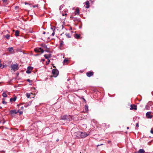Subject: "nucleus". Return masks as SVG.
Instances as JSON below:
<instances>
[{
    "label": "nucleus",
    "mask_w": 153,
    "mask_h": 153,
    "mask_svg": "<svg viewBox=\"0 0 153 153\" xmlns=\"http://www.w3.org/2000/svg\"><path fill=\"white\" fill-rule=\"evenodd\" d=\"M40 46H41L42 47L45 49L47 48V45H45V44L42 43Z\"/></svg>",
    "instance_id": "dca6fc26"
},
{
    "label": "nucleus",
    "mask_w": 153,
    "mask_h": 153,
    "mask_svg": "<svg viewBox=\"0 0 153 153\" xmlns=\"http://www.w3.org/2000/svg\"><path fill=\"white\" fill-rule=\"evenodd\" d=\"M74 36L76 39H79L80 38V35L77 33H75L74 34Z\"/></svg>",
    "instance_id": "2eb2a0df"
},
{
    "label": "nucleus",
    "mask_w": 153,
    "mask_h": 153,
    "mask_svg": "<svg viewBox=\"0 0 153 153\" xmlns=\"http://www.w3.org/2000/svg\"><path fill=\"white\" fill-rule=\"evenodd\" d=\"M82 99L83 100V101L85 102V103H86V100H85L83 98V97H82Z\"/></svg>",
    "instance_id": "58836bf2"
},
{
    "label": "nucleus",
    "mask_w": 153,
    "mask_h": 153,
    "mask_svg": "<svg viewBox=\"0 0 153 153\" xmlns=\"http://www.w3.org/2000/svg\"><path fill=\"white\" fill-rule=\"evenodd\" d=\"M44 56L45 59H49L48 56L47 54H45L44 55Z\"/></svg>",
    "instance_id": "c85d7f7f"
},
{
    "label": "nucleus",
    "mask_w": 153,
    "mask_h": 153,
    "mask_svg": "<svg viewBox=\"0 0 153 153\" xmlns=\"http://www.w3.org/2000/svg\"><path fill=\"white\" fill-rule=\"evenodd\" d=\"M74 13L75 15H76L77 14H79V10L78 7H77L76 8Z\"/></svg>",
    "instance_id": "4468645a"
},
{
    "label": "nucleus",
    "mask_w": 153,
    "mask_h": 153,
    "mask_svg": "<svg viewBox=\"0 0 153 153\" xmlns=\"http://www.w3.org/2000/svg\"><path fill=\"white\" fill-rule=\"evenodd\" d=\"M74 134L78 138H83L88 136L89 134L85 132H82L79 131L77 132H75Z\"/></svg>",
    "instance_id": "f257e3e1"
},
{
    "label": "nucleus",
    "mask_w": 153,
    "mask_h": 153,
    "mask_svg": "<svg viewBox=\"0 0 153 153\" xmlns=\"http://www.w3.org/2000/svg\"><path fill=\"white\" fill-rule=\"evenodd\" d=\"M136 127H138L139 126L138 123H137L136 124Z\"/></svg>",
    "instance_id": "c03bdc74"
},
{
    "label": "nucleus",
    "mask_w": 153,
    "mask_h": 153,
    "mask_svg": "<svg viewBox=\"0 0 153 153\" xmlns=\"http://www.w3.org/2000/svg\"><path fill=\"white\" fill-rule=\"evenodd\" d=\"M19 31L18 30H16L15 31V35L17 37L19 36Z\"/></svg>",
    "instance_id": "f3484780"
},
{
    "label": "nucleus",
    "mask_w": 153,
    "mask_h": 153,
    "mask_svg": "<svg viewBox=\"0 0 153 153\" xmlns=\"http://www.w3.org/2000/svg\"><path fill=\"white\" fill-rule=\"evenodd\" d=\"M40 55H41V54H37L34 55V56H38Z\"/></svg>",
    "instance_id": "37998d69"
},
{
    "label": "nucleus",
    "mask_w": 153,
    "mask_h": 153,
    "mask_svg": "<svg viewBox=\"0 0 153 153\" xmlns=\"http://www.w3.org/2000/svg\"><path fill=\"white\" fill-rule=\"evenodd\" d=\"M45 33H46V32H45V31H43V34H45Z\"/></svg>",
    "instance_id": "bf43d9fd"
},
{
    "label": "nucleus",
    "mask_w": 153,
    "mask_h": 153,
    "mask_svg": "<svg viewBox=\"0 0 153 153\" xmlns=\"http://www.w3.org/2000/svg\"><path fill=\"white\" fill-rule=\"evenodd\" d=\"M60 43L59 45V47L60 49H61V48L62 46V45L63 44V42L62 41H61L60 42Z\"/></svg>",
    "instance_id": "a211bd4d"
},
{
    "label": "nucleus",
    "mask_w": 153,
    "mask_h": 153,
    "mask_svg": "<svg viewBox=\"0 0 153 153\" xmlns=\"http://www.w3.org/2000/svg\"><path fill=\"white\" fill-rule=\"evenodd\" d=\"M79 19H74V22L75 23H76V21H80V20H79Z\"/></svg>",
    "instance_id": "c9c22d12"
},
{
    "label": "nucleus",
    "mask_w": 153,
    "mask_h": 153,
    "mask_svg": "<svg viewBox=\"0 0 153 153\" xmlns=\"http://www.w3.org/2000/svg\"><path fill=\"white\" fill-rule=\"evenodd\" d=\"M2 101H5V98H3L2 99Z\"/></svg>",
    "instance_id": "680f3d73"
},
{
    "label": "nucleus",
    "mask_w": 153,
    "mask_h": 153,
    "mask_svg": "<svg viewBox=\"0 0 153 153\" xmlns=\"http://www.w3.org/2000/svg\"><path fill=\"white\" fill-rule=\"evenodd\" d=\"M21 109L23 110L24 108V107L23 106H22L21 107Z\"/></svg>",
    "instance_id": "052dcab7"
},
{
    "label": "nucleus",
    "mask_w": 153,
    "mask_h": 153,
    "mask_svg": "<svg viewBox=\"0 0 153 153\" xmlns=\"http://www.w3.org/2000/svg\"><path fill=\"white\" fill-rule=\"evenodd\" d=\"M46 50H44V51L50 53H51V52L50 51V49L49 48H47L46 49Z\"/></svg>",
    "instance_id": "6ab92c4d"
},
{
    "label": "nucleus",
    "mask_w": 153,
    "mask_h": 153,
    "mask_svg": "<svg viewBox=\"0 0 153 153\" xmlns=\"http://www.w3.org/2000/svg\"><path fill=\"white\" fill-rule=\"evenodd\" d=\"M26 80L29 82H32V80H30L29 79H27Z\"/></svg>",
    "instance_id": "f704fd0d"
},
{
    "label": "nucleus",
    "mask_w": 153,
    "mask_h": 153,
    "mask_svg": "<svg viewBox=\"0 0 153 153\" xmlns=\"http://www.w3.org/2000/svg\"><path fill=\"white\" fill-rule=\"evenodd\" d=\"M145 152V151L143 149H140L138 152H136L134 153H144Z\"/></svg>",
    "instance_id": "9b49d317"
},
{
    "label": "nucleus",
    "mask_w": 153,
    "mask_h": 153,
    "mask_svg": "<svg viewBox=\"0 0 153 153\" xmlns=\"http://www.w3.org/2000/svg\"><path fill=\"white\" fill-rule=\"evenodd\" d=\"M34 51L36 53L41 52V54L44 52V50L41 48H36L34 49Z\"/></svg>",
    "instance_id": "20e7f679"
},
{
    "label": "nucleus",
    "mask_w": 153,
    "mask_h": 153,
    "mask_svg": "<svg viewBox=\"0 0 153 153\" xmlns=\"http://www.w3.org/2000/svg\"><path fill=\"white\" fill-rule=\"evenodd\" d=\"M41 61H43V62H44L45 61V60L44 59H41Z\"/></svg>",
    "instance_id": "8fccbe9b"
},
{
    "label": "nucleus",
    "mask_w": 153,
    "mask_h": 153,
    "mask_svg": "<svg viewBox=\"0 0 153 153\" xmlns=\"http://www.w3.org/2000/svg\"><path fill=\"white\" fill-rule=\"evenodd\" d=\"M85 111L87 112L88 111V106L87 105H85Z\"/></svg>",
    "instance_id": "4be33fe9"
},
{
    "label": "nucleus",
    "mask_w": 153,
    "mask_h": 153,
    "mask_svg": "<svg viewBox=\"0 0 153 153\" xmlns=\"http://www.w3.org/2000/svg\"><path fill=\"white\" fill-rule=\"evenodd\" d=\"M152 113L151 112H148L146 114V116L147 118L149 119H151L153 117V115L151 114Z\"/></svg>",
    "instance_id": "423d86ee"
},
{
    "label": "nucleus",
    "mask_w": 153,
    "mask_h": 153,
    "mask_svg": "<svg viewBox=\"0 0 153 153\" xmlns=\"http://www.w3.org/2000/svg\"><path fill=\"white\" fill-rule=\"evenodd\" d=\"M3 4H5L7 3V1H3Z\"/></svg>",
    "instance_id": "79ce46f5"
},
{
    "label": "nucleus",
    "mask_w": 153,
    "mask_h": 153,
    "mask_svg": "<svg viewBox=\"0 0 153 153\" xmlns=\"http://www.w3.org/2000/svg\"><path fill=\"white\" fill-rule=\"evenodd\" d=\"M70 18L72 19H73L74 18L72 16H71Z\"/></svg>",
    "instance_id": "e2e57ef3"
},
{
    "label": "nucleus",
    "mask_w": 153,
    "mask_h": 153,
    "mask_svg": "<svg viewBox=\"0 0 153 153\" xmlns=\"http://www.w3.org/2000/svg\"><path fill=\"white\" fill-rule=\"evenodd\" d=\"M9 113L11 116H13V115L17 114V112L16 110L12 109L10 111Z\"/></svg>",
    "instance_id": "1a4fd4ad"
},
{
    "label": "nucleus",
    "mask_w": 153,
    "mask_h": 153,
    "mask_svg": "<svg viewBox=\"0 0 153 153\" xmlns=\"http://www.w3.org/2000/svg\"><path fill=\"white\" fill-rule=\"evenodd\" d=\"M7 67V66L6 65H3V66H2V68H6Z\"/></svg>",
    "instance_id": "a18cd8bd"
},
{
    "label": "nucleus",
    "mask_w": 153,
    "mask_h": 153,
    "mask_svg": "<svg viewBox=\"0 0 153 153\" xmlns=\"http://www.w3.org/2000/svg\"><path fill=\"white\" fill-rule=\"evenodd\" d=\"M129 127H127V129H129Z\"/></svg>",
    "instance_id": "69168bd1"
},
{
    "label": "nucleus",
    "mask_w": 153,
    "mask_h": 153,
    "mask_svg": "<svg viewBox=\"0 0 153 153\" xmlns=\"http://www.w3.org/2000/svg\"><path fill=\"white\" fill-rule=\"evenodd\" d=\"M62 29H63V27H64V26H63V25H62Z\"/></svg>",
    "instance_id": "0e129e2a"
},
{
    "label": "nucleus",
    "mask_w": 153,
    "mask_h": 153,
    "mask_svg": "<svg viewBox=\"0 0 153 153\" xmlns=\"http://www.w3.org/2000/svg\"><path fill=\"white\" fill-rule=\"evenodd\" d=\"M52 73L53 75V76L56 77L59 74V71L57 69H54L52 70Z\"/></svg>",
    "instance_id": "7ed1b4c3"
},
{
    "label": "nucleus",
    "mask_w": 153,
    "mask_h": 153,
    "mask_svg": "<svg viewBox=\"0 0 153 153\" xmlns=\"http://www.w3.org/2000/svg\"><path fill=\"white\" fill-rule=\"evenodd\" d=\"M64 6V4H62L61 5L60 7H59V10H61Z\"/></svg>",
    "instance_id": "2f4dec72"
},
{
    "label": "nucleus",
    "mask_w": 153,
    "mask_h": 153,
    "mask_svg": "<svg viewBox=\"0 0 153 153\" xmlns=\"http://www.w3.org/2000/svg\"><path fill=\"white\" fill-rule=\"evenodd\" d=\"M48 61L46 62V65H48L49 64V63L50 62V60L49 59H48Z\"/></svg>",
    "instance_id": "7c9ffc66"
},
{
    "label": "nucleus",
    "mask_w": 153,
    "mask_h": 153,
    "mask_svg": "<svg viewBox=\"0 0 153 153\" xmlns=\"http://www.w3.org/2000/svg\"><path fill=\"white\" fill-rule=\"evenodd\" d=\"M10 68L11 69L13 70L14 71L18 70L19 68L18 65L17 63L11 65Z\"/></svg>",
    "instance_id": "39448f33"
},
{
    "label": "nucleus",
    "mask_w": 153,
    "mask_h": 153,
    "mask_svg": "<svg viewBox=\"0 0 153 153\" xmlns=\"http://www.w3.org/2000/svg\"><path fill=\"white\" fill-rule=\"evenodd\" d=\"M51 29L52 30H54V29H53V28L52 27H51Z\"/></svg>",
    "instance_id": "774afa93"
},
{
    "label": "nucleus",
    "mask_w": 153,
    "mask_h": 153,
    "mask_svg": "<svg viewBox=\"0 0 153 153\" xmlns=\"http://www.w3.org/2000/svg\"><path fill=\"white\" fill-rule=\"evenodd\" d=\"M60 119L63 120H67L68 121H71L72 118V116L70 115H65L61 117Z\"/></svg>",
    "instance_id": "f03ea898"
},
{
    "label": "nucleus",
    "mask_w": 153,
    "mask_h": 153,
    "mask_svg": "<svg viewBox=\"0 0 153 153\" xmlns=\"http://www.w3.org/2000/svg\"><path fill=\"white\" fill-rule=\"evenodd\" d=\"M66 36L68 38H70L71 36L69 33H66L65 34Z\"/></svg>",
    "instance_id": "a878e982"
},
{
    "label": "nucleus",
    "mask_w": 153,
    "mask_h": 153,
    "mask_svg": "<svg viewBox=\"0 0 153 153\" xmlns=\"http://www.w3.org/2000/svg\"><path fill=\"white\" fill-rule=\"evenodd\" d=\"M67 15V14L66 13H65V14L63 13L62 14V16H66Z\"/></svg>",
    "instance_id": "09e8293b"
},
{
    "label": "nucleus",
    "mask_w": 153,
    "mask_h": 153,
    "mask_svg": "<svg viewBox=\"0 0 153 153\" xmlns=\"http://www.w3.org/2000/svg\"><path fill=\"white\" fill-rule=\"evenodd\" d=\"M108 143L109 144V143H111V141H110L109 140V141H108Z\"/></svg>",
    "instance_id": "13d9d810"
},
{
    "label": "nucleus",
    "mask_w": 153,
    "mask_h": 153,
    "mask_svg": "<svg viewBox=\"0 0 153 153\" xmlns=\"http://www.w3.org/2000/svg\"><path fill=\"white\" fill-rule=\"evenodd\" d=\"M20 109H19L17 111H16V112H17V114L19 112H19H20Z\"/></svg>",
    "instance_id": "864d4df0"
},
{
    "label": "nucleus",
    "mask_w": 153,
    "mask_h": 153,
    "mask_svg": "<svg viewBox=\"0 0 153 153\" xmlns=\"http://www.w3.org/2000/svg\"><path fill=\"white\" fill-rule=\"evenodd\" d=\"M19 115H22L23 114V111H20V112H19Z\"/></svg>",
    "instance_id": "ea45409f"
},
{
    "label": "nucleus",
    "mask_w": 153,
    "mask_h": 153,
    "mask_svg": "<svg viewBox=\"0 0 153 153\" xmlns=\"http://www.w3.org/2000/svg\"><path fill=\"white\" fill-rule=\"evenodd\" d=\"M2 103L4 104H6L7 102L5 101H2Z\"/></svg>",
    "instance_id": "72a5a7b5"
},
{
    "label": "nucleus",
    "mask_w": 153,
    "mask_h": 153,
    "mask_svg": "<svg viewBox=\"0 0 153 153\" xmlns=\"http://www.w3.org/2000/svg\"><path fill=\"white\" fill-rule=\"evenodd\" d=\"M69 30H72V27H69Z\"/></svg>",
    "instance_id": "4d7b16f0"
},
{
    "label": "nucleus",
    "mask_w": 153,
    "mask_h": 153,
    "mask_svg": "<svg viewBox=\"0 0 153 153\" xmlns=\"http://www.w3.org/2000/svg\"><path fill=\"white\" fill-rule=\"evenodd\" d=\"M151 102H149L148 103V104L150 105L151 106H152V105L151 104Z\"/></svg>",
    "instance_id": "49530a36"
},
{
    "label": "nucleus",
    "mask_w": 153,
    "mask_h": 153,
    "mask_svg": "<svg viewBox=\"0 0 153 153\" xmlns=\"http://www.w3.org/2000/svg\"><path fill=\"white\" fill-rule=\"evenodd\" d=\"M69 61L67 58H65L64 60L63 63L65 64L66 63L68 62Z\"/></svg>",
    "instance_id": "b1692460"
},
{
    "label": "nucleus",
    "mask_w": 153,
    "mask_h": 153,
    "mask_svg": "<svg viewBox=\"0 0 153 153\" xmlns=\"http://www.w3.org/2000/svg\"><path fill=\"white\" fill-rule=\"evenodd\" d=\"M55 28L54 29V30H53V33H52V34H51V36H54V34H55Z\"/></svg>",
    "instance_id": "473e14b6"
},
{
    "label": "nucleus",
    "mask_w": 153,
    "mask_h": 153,
    "mask_svg": "<svg viewBox=\"0 0 153 153\" xmlns=\"http://www.w3.org/2000/svg\"><path fill=\"white\" fill-rule=\"evenodd\" d=\"M103 145V144H98V145H97V147H98L99 146H102V145Z\"/></svg>",
    "instance_id": "a19ab883"
},
{
    "label": "nucleus",
    "mask_w": 153,
    "mask_h": 153,
    "mask_svg": "<svg viewBox=\"0 0 153 153\" xmlns=\"http://www.w3.org/2000/svg\"><path fill=\"white\" fill-rule=\"evenodd\" d=\"M52 65H53V67L54 68V69H56V66H54L53 64H52Z\"/></svg>",
    "instance_id": "5fc2aeb1"
},
{
    "label": "nucleus",
    "mask_w": 153,
    "mask_h": 153,
    "mask_svg": "<svg viewBox=\"0 0 153 153\" xmlns=\"http://www.w3.org/2000/svg\"><path fill=\"white\" fill-rule=\"evenodd\" d=\"M25 4L26 5V4H28L30 6L31 5H33V3H31V2H28V3H27V2H25Z\"/></svg>",
    "instance_id": "393cba45"
},
{
    "label": "nucleus",
    "mask_w": 153,
    "mask_h": 153,
    "mask_svg": "<svg viewBox=\"0 0 153 153\" xmlns=\"http://www.w3.org/2000/svg\"><path fill=\"white\" fill-rule=\"evenodd\" d=\"M2 96L4 97H7V94L5 92H4L2 94Z\"/></svg>",
    "instance_id": "5701e85b"
},
{
    "label": "nucleus",
    "mask_w": 153,
    "mask_h": 153,
    "mask_svg": "<svg viewBox=\"0 0 153 153\" xmlns=\"http://www.w3.org/2000/svg\"><path fill=\"white\" fill-rule=\"evenodd\" d=\"M17 76H18L19 74V73L18 72L16 73Z\"/></svg>",
    "instance_id": "603ef678"
},
{
    "label": "nucleus",
    "mask_w": 153,
    "mask_h": 153,
    "mask_svg": "<svg viewBox=\"0 0 153 153\" xmlns=\"http://www.w3.org/2000/svg\"><path fill=\"white\" fill-rule=\"evenodd\" d=\"M47 55H48V57L49 58H50L51 57V54H48Z\"/></svg>",
    "instance_id": "4c0bfd02"
},
{
    "label": "nucleus",
    "mask_w": 153,
    "mask_h": 153,
    "mask_svg": "<svg viewBox=\"0 0 153 153\" xmlns=\"http://www.w3.org/2000/svg\"><path fill=\"white\" fill-rule=\"evenodd\" d=\"M33 69V67L32 66H29L27 67V70L26 71V72L28 74H30L31 71Z\"/></svg>",
    "instance_id": "0eeeda50"
},
{
    "label": "nucleus",
    "mask_w": 153,
    "mask_h": 153,
    "mask_svg": "<svg viewBox=\"0 0 153 153\" xmlns=\"http://www.w3.org/2000/svg\"><path fill=\"white\" fill-rule=\"evenodd\" d=\"M137 105L135 104H131L130 105V108L131 110H137Z\"/></svg>",
    "instance_id": "6e6552de"
},
{
    "label": "nucleus",
    "mask_w": 153,
    "mask_h": 153,
    "mask_svg": "<svg viewBox=\"0 0 153 153\" xmlns=\"http://www.w3.org/2000/svg\"><path fill=\"white\" fill-rule=\"evenodd\" d=\"M1 153H5V152L4 151H1Z\"/></svg>",
    "instance_id": "3c124183"
},
{
    "label": "nucleus",
    "mask_w": 153,
    "mask_h": 153,
    "mask_svg": "<svg viewBox=\"0 0 153 153\" xmlns=\"http://www.w3.org/2000/svg\"><path fill=\"white\" fill-rule=\"evenodd\" d=\"M19 8V7L18 6H16L15 7V9H16L17 8Z\"/></svg>",
    "instance_id": "de8ad7c7"
},
{
    "label": "nucleus",
    "mask_w": 153,
    "mask_h": 153,
    "mask_svg": "<svg viewBox=\"0 0 153 153\" xmlns=\"http://www.w3.org/2000/svg\"><path fill=\"white\" fill-rule=\"evenodd\" d=\"M26 97H27V98H29L30 97V94L29 93H26Z\"/></svg>",
    "instance_id": "c756f323"
},
{
    "label": "nucleus",
    "mask_w": 153,
    "mask_h": 153,
    "mask_svg": "<svg viewBox=\"0 0 153 153\" xmlns=\"http://www.w3.org/2000/svg\"><path fill=\"white\" fill-rule=\"evenodd\" d=\"M50 37H48V40H50Z\"/></svg>",
    "instance_id": "338daca9"
},
{
    "label": "nucleus",
    "mask_w": 153,
    "mask_h": 153,
    "mask_svg": "<svg viewBox=\"0 0 153 153\" xmlns=\"http://www.w3.org/2000/svg\"><path fill=\"white\" fill-rule=\"evenodd\" d=\"M94 73L93 71H89L86 73V75L88 77H90L93 76Z\"/></svg>",
    "instance_id": "9d476101"
},
{
    "label": "nucleus",
    "mask_w": 153,
    "mask_h": 153,
    "mask_svg": "<svg viewBox=\"0 0 153 153\" xmlns=\"http://www.w3.org/2000/svg\"><path fill=\"white\" fill-rule=\"evenodd\" d=\"M17 99V97L16 96H15L13 98H10V102H12V101L15 102Z\"/></svg>",
    "instance_id": "ddd939ff"
},
{
    "label": "nucleus",
    "mask_w": 153,
    "mask_h": 153,
    "mask_svg": "<svg viewBox=\"0 0 153 153\" xmlns=\"http://www.w3.org/2000/svg\"><path fill=\"white\" fill-rule=\"evenodd\" d=\"M33 3V5H32V6H33V8H35L36 7H38V4H36V5H33V4H34L33 3Z\"/></svg>",
    "instance_id": "cd10ccee"
},
{
    "label": "nucleus",
    "mask_w": 153,
    "mask_h": 153,
    "mask_svg": "<svg viewBox=\"0 0 153 153\" xmlns=\"http://www.w3.org/2000/svg\"><path fill=\"white\" fill-rule=\"evenodd\" d=\"M85 4L86 5V6L85 7V8H89V2L88 1H87L85 2Z\"/></svg>",
    "instance_id": "f8f14e48"
},
{
    "label": "nucleus",
    "mask_w": 153,
    "mask_h": 153,
    "mask_svg": "<svg viewBox=\"0 0 153 153\" xmlns=\"http://www.w3.org/2000/svg\"><path fill=\"white\" fill-rule=\"evenodd\" d=\"M8 50L9 52H12V51H13V47L9 48L8 49Z\"/></svg>",
    "instance_id": "412c9836"
},
{
    "label": "nucleus",
    "mask_w": 153,
    "mask_h": 153,
    "mask_svg": "<svg viewBox=\"0 0 153 153\" xmlns=\"http://www.w3.org/2000/svg\"><path fill=\"white\" fill-rule=\"evenodd\" d=\"M7 39H10V35L7 34L4 36Z\"/></svg>",
    "instance_id": "aec40b11"
},
{
    "label": "nucleus",
    "mask_w": 153,
    "mask_h": 153,
    "mask_svg": "<svg viewBox=\"0 0 153 153\" xmlns=\"http://www.w3.org/2000/svg\"><path fill=\"white\" fill-rule=\"evenodd\" d=\"M150 133L153 134V128H152L150 131Z\"/></svg>",
    "instance_id": "e433bc0d"
},
{
    "label": "nucleus",
    "mask_w": 153,
    "mask_h": 153,
    "mask_svg": "<svg viewBox=\"0 0 153 153\" xmlns=\"http://www.w3.org/2000/svg\"><path fill=\"white\" fill-rule=\"evenodd\" d=\"M32 102V101H30L29 102L30 105V104Z\"/></svg>",
    "instance_id": "6e6d98bb"
},
{
    "label": "nucleus",
    "mask_w": 153,
    "mask_h": 153,
    "mask_svg": "<svg viewBox=\"0 0 153 153\" xmlns=\"http://www.w3.org/2000/svg\"><path fill=\"white\" fill-rule=\"evenodd\" d=\"M30 105V104L29 103L27 102L25 104V105L24 106L25 107H27Z\"/></svg>",
    "instance_id": "bb28decb"
}]
</instances>
